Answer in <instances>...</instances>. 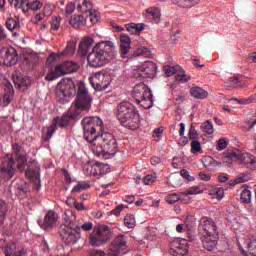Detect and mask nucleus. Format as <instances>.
Masks as SVG:
<instances>
[{"mask_svg":"<svg viewBox=\"0 0 256 256\" xmlns=\"http://www.w3.org/2000/svg\"><path fill=\"white\" fill-rule=\"evenodd\" d=\"M5 91H7L4 94L3 102L6 103V106L13 101V85L9 81H5Z\"/></svg>","mask_w":256,"mask_h":256,"instance_id":"obj_29","label":"nucleus"},{"mask_svg":"<svg viewBox=\"0 0 256 256\" xmlns=\"http://www.w3.org/2000/svg\"><path fill=\"white\" fill-rule=\"evenodd\" d=\"M77 90L71 80H61L56 86V98L59 103H69L75 97Z\"/></svg>","mask_w":256,"mask_h":256,"instance_id":"obj_7","label":"nucleus"},{"mask_svg":"<svg viewBox=\"0 0 256 256\" xmlns=\"http://www.w3.org/2000/svg\"><path fill=\"white\" fill-rule=\"evenodd\" d=\"M120 55L123 59L129 57V35L127 34L120 35Z\"/></svg>","mask_w":256,"mask_h":256,"instance_id":"obj_24","label":"nucleus"},{"mask_svg":"<svg viewBox=\"0 0 256 256\" xmlns=\"http://www.w3.org/2000/svg\"><path fill=\"white\" fill-rule=\"evenodd\" d=\"M209 195L215 197L216 199H223L224 190L222 187H216L209 190Z\"/></svg>","mask_w":256,"mask_h":256,"instance_id":"obj_44","label":"nucleus"},{"mask_svg":"<svg viewBox=\"0 0 256 256\" xmlns=\"http://www.w3.org/2000/svg\"><path fill=\"white\" fill-rule=\"evenodd\" d=\"M230 159H234L236 161H240V163H243V165H246L248 169H251L252 171L256 170V158L255 156L247 153V152H241L239 150L232 152L229 154Z\"/></svg>","mask_w":256,"mask_h":256,"instance_id":"obj_15","label":"nucleus"},{"mask_svg":"<svg viewBox=\"0 0 256 256\" xmlns=\"http://www.w3.org/2000/svg\"><path fill=\"white\" fill-rule=\"evenodd\" d=\"M198 235L200 237H211V235H219L217 226L211 218L203 217L198 225Z\"/></svg>","mask_w":256,"mask_h":256,"instance_id":"obj_14","label":"nucleus"},{"mask_svg":"<svg viewBox=\"0 0 256 256\" xmlns=\"http://www.w3.org/2000/svg\"><path fill=\"white\" fill-rule=\"evenodd\" d=\"M12 151L15 153V155L18 156V162L21 163L18 165L19 171H24L25 170V161H27V158H25L23 155L19 154V153H21V146H19V144H13Z\"/></svg>","mask_w":256,"mask_h":256,"instance_id":"obj_28","label":"nucleus"},{"mask_svg":"<svg viewBox=\"0 0 256 256\" xmlns=\"http://www.w3.org/2000/svg\"><path fill=\"white\" fill-rule=\"evenodd\" d=\"M108 256L127 255V238L123 235L117 236L110 244Z\"/></svg>","mask_w":256,"mask_h":256,"instance_id":"obj_12","label":"nucleus"},{"mask_svg":"<svg viewBox=\"0 0 256 256\" xmlns=\"http://www.w3.org/2000/svg\"><path fill=\"white\" fill-rule=\"evenodd\" d=\"M90 256H105V252L101 250H94L91 252Z\"/></svg>","mask_w":256,"mask_h":256,"instance_id":"obj_64","label":"nucleus"},{"mask_svg":"<svg viewBox=\"0 0 256 256\" xmlns=\"http://www.w3.org/2000/svg\"><path fill=\"white\" fill-rule=\"evenodd\" d=\"M19 27H21V25L19 24V22L15 21L13 18H8L6 20V28L9 31H15V29H19Z\"/></svg>","mask_w":256,"mask_h":256,"instance_id":"obj_46","label":"nucleus"},{"mask_svg":"<svg viewBox=\"0 0 256 256\" xmlns=\"http://www.w3.org/2000/svg\"><path fill=\"white\" fill-rule=\"evenodd\" d=\"M8 3L15 7V9H22L25 13V9L27 7V0H8Z\"/></svg>","mask_w":256,"mask_h":256,"instance_id":"obj_40","label":"nucleus"},{"mask_svg":"<svg viewBox=\"0 0 256 256\" xmlns=\"http://www.w3.org/2000/svg\"><path fill=\"white\" fill-rule=\"evenodd\" d=\"M117 119L122 127H129V102H121L118 106Z\"/></svg>","mask_w":256,"mask_h":256,"instance_id":"obj_19","label":"nucleus"},{"mask_svg":"<svg viewBox=\"0 0 256 256\" xmlns=\"http://www.w3.org/2000/svg\"><path fill=\"white\" fill-rule=\"evenodd\" d=\"M203 191L201 190V187L199 186H194L190 187L188 190L183 192L184 195H199V193H202Z\"/></svg>","mask_w":256,"mask_h":256,"instance_id":"obj_54","label":"nucleus"},{"mask_svg":"<svg viewBox=\"0 0 256 256\" xmlns=\"http://www.w3.org/2000/svg\"><path fill=\"white\" fill-rule=\"evenodd\" d=\"M89 187H91V185L79 182L72 188V193H81V191H85V189H89Z\"/></svg>","mask_w":256,"mask_h":256,"instance_id":"obj_49","label":"nucleus"},{"mask_svg":"<svg viewBox=\"0 0 256 256\" xmlns=\"http://www.w3.org/2000/svg\"><path fill=\"white\" fill-rule=\"evenodd\" d=\"M180 175L184 179H187V181H193V177H191V175H189V171L187 169H182L180 171Z\"/></svg>","mask_w":256,"mask_h":256,"instance_id":"obj_61","label":"nucleus"},{"mask_svg":"<svg viewBox=\"0 0 256 256\" xmlns=\"http://www.w3.org/2000/svg\"><path fill=\"white\" fill-rule=\"evenodd\" d=\"M189 79L190 77L187 74H185L183 68H180L176 74V80L180 81V83H187Z\"/></svg>","mask_w":256,"mask_h":256,"instance_id":"obj_47","label":"nucleus"},{"mask_svg":"<svg viewBox=\"0 0 256 256\" xmlns=\"http://www.w3.org/2000/svg\"><path fill=\"white\" fill-rule=\"evenodd\" d=\"M15 85H18L19 89H23V87H31V78L28 76H19Z\"/></svg>","mask_w":256,"mask_h":256,"instance_id":"obj_36","label":"nucleus"},{"mask_svg":"<svg viewBox=\"0 0 256 256\" xmlns=\"http://www.w3.org/2000/svg\"><path fill=\"white\" fill-rule=\"evenodd\" d=\"M170 255L185 256L189 253V244L186 239H176L170 242Z\"/></svg>","mask_w":256,"mask_h":256,"instance_id":"obj_16","label":"nucleus"},{"mask_svg":"<svg viewBox=\"0 0 256 256\" xmlns=\"http://www.w3.org/2000/svg\"><path fill=\"white\" fill-rule=\"evenodd\" d=\"M45 17H47V16L45 14H43V13L36 14L34 19H33V22L35 24L41 23V21H43V19H45Z\"/></svg>","mask_w":256,"mask_h":256,"instance_id":"obj_62","label":"nucleus"},{"mask_svg":"<svg viewBox=\"0 0 256 256\" xmlns=\"http://www.w3.org/2000/svg\"><path fill=\"white\" fill-rule=\"evenodd\" d=\"M41 7H43V2H40L39 0H32V1L27 0L25 13L26 11H39Z\"/></svg>","mask_w":256,"mask_h":256,"instance_id":"obj_35","label":"nucleus"},{"mask_svg":"<svg viewBox=\"0 0 256 256\" xmlns=\"http://www.w3.org/2000/svg\"><path fill=\"white\" fill-rule=\"evenodd\" d=\"M146 17L153 19L154 23H159L161 19V10H159V8H148L146 10Z\"/></svg>","mask_w":256,"mask_h":256,"instance_id":"obj_31","label":"nucleus"},{"mask_svg":"<svg viewBox=\"0 0 256 256\" xmlns=\"http://www.w3.org/2000/svg\"><path fill=\"white\" fill-rule=\"evenodd\" d=\"M252 176L251 173L249 172H244L242 174H240L235 180V183H247V181H251Z\"/></svg>","mask_w":256,"mask_h":256,"instance_id":"obj_45","label":"nucleus"},{"mask_svg":"<svg viewBox=\"0 0 256 256\" xmlns=\"http://www.w3.org/2000/svg\"><path fill=\"white\" fill-rule=\"evenodd\" d=\"M91 47H93V38L86 37L80 42L78 51L81 55H87Z\"/></svg>","mask_w":256,"mask_h":256,"instance_id":"obj_26","label":"nucleus"},{"mask_svg":"<svg viewBox=\"0 0 256 256\" xmlns=\"http://www.w3.org/2000/svg\"><path fill=\"white\" fill-rule=\"evenodd\" d=\"M157 75V64L153 61H145L142 65L134 69L133 77L135 79H155Z\"/></svg>","mask_w":256,"mask_h":256,"instance_id":"obj_9","label":"nucleus"},{"mask_svg":"<svg viewBox=\"0 0 256 256\" xmlns=\"http://www.w3.org/2000/svg\"><path fill=\"white\" fill-rule=\"evenodd\" d=\"M2 56L4 59V63L6 65H10V67H13V65H17V61L19 60V54L17 53V50L13 47L3 49L2 50Z\"/></svg>","mask_w":256,"mask_h":256,"instance_id":"obj_20","label":"nucleus"},{"mask_svg":"<svg viewBox=\"0 0 256 256\" xmlns=\"http://www.w3.org/2000/svg\"><path fill=\"white\" fill-rule=\"evenodd\" d=\"M73 11H75V4L70 2L66 5V17H69Z\"/></svg>","mask_w":256,"mask_h":256,"instance_id":"obj_60","label":"nucleus"},{"mask_svg":"<svg viewBox=\"0 0 256 256\" xmlns=\"http://www.w3.org/2000/svg\"><path fill=\"white\" fill-rule=\"evenodd\" d=\"M240 199L242 203H246V204L251 203V190L249 189L242 190Z\"/></svg>","mask_w":256,"mask_h":256,"instance_id":"obj_48","label":"nucleus"},{"mask_svg":"<svg viewBox=\"0 0 256 256\" xmlns=\"http://www.w3.org/2000/svg\"><path fill=\"white\" fill-rule=\"evenodd\" d=\"M132 57H146L147 59H151V57H153V53L151 50H149V48L141 47L134 51Z\"/></svg>","mask_w":256,"mask_h":256,"instance_id":"obj_33","label":"nucleus"},{"mask_svg":"<svg viewBox=\"0 0 256 256\" xmlns=\"http://www.w3.org/2000/svg\"><path fill=\"white\" fill-rule=\"evenodd\" d=\"M77 44L74 41H70L66 45V49L62 53H52L49 55L47 62L53 63V61H57L59 57H63V55H74L76 51Z\"/></svg>","mask_w":256,"mask_h":256,"instance_id":"obj_21","label":"nucleus"},{"mask_svg":"<svg viewBox=\"0 0 256 256\" xmlns=\"http://www.w3.org/2000/svg\"><path fill=\"white\" fill-rule=\"evenodd\" d=\"M155 181H157V175L155 173L147 174L143 178L144 185H153Z\"/></svg>","mask_w":256,"mask_h":256,"instance_id":"obj_50","label":"nucleus"},{"mask_svg":"<svg viewBox=\"0 0 256 256\" xmlns=\"http://www.w3.org/2000/svg\"><path fill=\"white\" fill-rule=\"evenodd\" d=\"M1 174L5 179H12L15 175V159L12 154H7L1 166Z\"/></svg>","mask_w":256,"mask_h":256,"instance_id":"obj_17","label":"nucleus"},{"mask_svg":"<svg viewBox=\"0 0 256 256\" xmlns=\"http://www.w3.org/2000/svg\"><path fill=\"white\" fill-rule=\"evenodd\" d=\"M201 131L203 133H207V135H213L215 129L213 128V122L211 120L205 121L201 126H200Z\"/></svg>","mask_w":256,"mask_h":256,"instance_id":"obj_39","label":"nucleus"},{"mask_svg":"<svg viewBox=\"0 0 256 256\" xmlns=\"http://www.w3.org/2000/svg\"><path fill=\"white\" fill-rule=\"evenodd\" d=\"M165 201L168 205H175L177 201H181V195L179 193H170L165 197Z\"/></svg>","mask_w":256,"mask_h":256,"instance_id":"obj_41","label":"nucleus"},{"mask_svg":"<svg viewBox=\"0 0 256 256\" xmlns=\"http://www.w3.org/2000/svg\"><path fill=\"white\" fill-rule=\"evenodd\" d=\"M5 217H7V204L5 201L0 200V225H3Z\"/></svg>","mask_w":256,"mask_h":256,"instance_id":"obj_43","label":"nucleus"},{"mask_svg":"<svg viewBox=\"0 0 256 256\" xmlns=\"http://www.w3.org/2000/svg\"><path fill=\"white\" fill-rule=\"evenodd\" d=\"M202 163H203V166L205 167V169H208V171H213V167H217V165L220 164L215 159H213V157H211V156H205L202 159Z\"/></svg>","mask_w":256,"mask_h":256,"instance_id":"obj_34","label":"nucleus"},{"mask_svg":"<svg viewBox=\"0 0 256 256\" xmlns=\"http://www.w3.org/2000/svg\"><path fill=\"white\" fill-rule=\"evenodd\" d=\"M108 166L103 163H95L94 164V177L97 175H103L105 173V169H107Z\"/></svg>","mask_w":256,"mask_h":256,"instance_id":"obj_42","label":"nucleus"},{"mask_svg":"<svg viewBox=\"0 0 256 256\" xmlns=\"http://www.w3.org/2000/svg\"><path fill=\"white\" fill-rule=\"evenodd\" d=\"M93 103V97L89 94L87 86L84 82L78 83V91L76 93V98L71 108L62 115V117L54 118L52 125L46 130V137L44 141H49L51 137L55 134L58 127H69L73 120L81 119L91 110V105Z\"/></svg>","mask_w":256,"mask_h":256,"instance_id":"obj_1","label":"nucleus"},{"mask_svg":"<svg viewBox=\"0 0 256 256\" xmlns=\"http://www.w3.org/2000/svg\"><path fill=\"white\" fill-rule=\"evenodd\" d=\"M218 236L219 234L200 237L204 249L207 251H213V249L217 247V239L219 238Z\"/></svg>","mask_w":256,"mask_h":256,"instance_id":"obj_23","label":"nucleus"},{"mask_svg":"<svg viewBox=\"0 0 256 256\" xmlns=\"http://www.w3.org/2000/svg\"><path fill=\"white\" fill-rule=\"evenodd\" d=\"M130 114H129V129L135 131L139 129V124L141 123V118L139 116V111L135 108V106L130 105Z\"/></svg>","mask_w":256,"mask_h":256,"instance_id":"obj_22","label":"nucleus"},{"mask_svg":"<svg viewBox=\"0 0 256 256\" xmlns=\"http://www.w3.org/2000/svg\"><path fill=\"white\" fill-rule=\"evenodd\" d=\"M42 13L46 16V17H51L52 13H53V8L51 7V5L46 4L43 8Z\"/></svg>","mask_w":256,"mask_h":256,"instance_id":"obj_59","label":"nucleus"},{"mask_svg":"<svg viewBox=\"0 0 256 256\" xmlns=\"http://www.w3.org/2000/svg\"><path fill=\"white\" fill-rule=\"evenodd\" d=\"M77 7L83 15L89 18V21L93 24L99 21V11L93 8V2L91 0H76Z\"/></svg>","mask_w":256,"mask_h":256,"instance_id":"obj_11","label":"nucleus"},{"mask_svg":"<svg viewBox=\"0 0 256 256\" xmlns=\"http://www.w3.org/2000/svg\"><path fill=\"white\" fill-rule=\"evenodd\" d=\"M85 23H87V20L85 19V16H83V15L74 16L70 19V25L74 29H79L81 27H85Z\"/></svg>","mask_w":256,"mask_h":256,"instance_id":"obj_30","label":"nucleus"},{"mask_svg":"<svg viewBox=\"0 0 256 256\" xmlns=\"http://www.w3.org/2000/svg\"><path fill=\"white\" fill-rule=\"evenodd\" d=\"M145 29V24L140 23V24H135V23H130L129 24V33H132V35H141V31Z\"/></svg>","mask_w":256,"mask_h":256,"instance_id":"obj_37","label":"nucleus"},{"mask_svg":"<svg viewBox=\"0 0 256 256\" xmlns=\"http://www.w3.org/2000/svg\"><path fill=\"white\" fill-rule=\"evenodd\" d=\"M190 94L192 97H195V99H205L207 95H209L207 91L199 86L192 87L190 89Z\"/></svg>","mask_w":256,"mask_h":256,"instance_id":"obj_32","label":"nucleus"},{"mask_svg":"<svg viewBox=\"0 0 256 256\" xmlns=\"http://www.w3.org/2000/svg\"><path fill=\"white\" fill-rule=\"evenodd\" d=\"M192 153H199L201 151V142L199 140H193L191 143Z\"/></svg>","mask_w":256,"mask_h":256,"instance_id":"obj_56","label":"nucleus"},{"mask_svg":"<svg viewBox=\"0 0 256 256\" xmlns=\"http://www.w3.org/2000/svg\"><path fill=\"white\" fill-rule=\"evenodd\" d=\"M81 229L83 231H91V229H93V222H85L82 226Z\"/></svg>","mask_w":256,"mask_h":256,"instance_id":"obj_63","label":"nucleus"},{"mask_svg":"<svg viewBox=\"0 0 256 256\" xmlns=\"http://www.w3.org/2000/svg\"><path fill=\"white\" fill-rule=\"evenodd\" d=\"M179 69H181V67H174L171 65H165L162 68L163 73L165 74L166 77H172V75H177V73L179 72Z\"/></svg>","mask_w":256,"mask_h":256,"instance_id":"obj_38","label":"nucleus"},{"mask_svg":"<svg viewBox=\"0 0 256 256\" xmlns=\"http://www.w3.org/2000/svg\"><path fill=\"white\" fill-rule=\"evenodd\" d=\"M6 256H25V249L18 247L17 244L11 243L5 247Z\"/></svg>","mask_w":256,"mask_h":256,"instance_id":"obj_25","label":"nucleus"},{"mask_svg":"<svg viewBox=\"0 0 256 256\" xmlns=\"http://www.w3.org/2000/svg\"><path fill=\"white\" fill-rule=\"evenodd\" d=\"M59 27H61V17H55L51 22V29L53 31H58Z\"/></svg>","mask_w":256,"mask_h":256,"instance_id":"obj_55","label":"nucleus"},{"mask_svg":"<svg viewBox=\"0 0 256 256\" xmlns=\"http://www.w3.org/2000/svg\"><path fill=\"white\" fill-rule=\"evenodd\" d=\"M248 251L250 255L256 256V237H252L248 243Z\"/></svg>","mask_w":256,"mask_h":256,"instance_id":"obj_51","label":"nucleus"},{"mask_svg":"<svg viewBox=\"0 0 256 256\" xmlns=\"http://www.w3.org/2000/svg\"><path fill=\"white\" fill-rule=\"evenodd\" d=\"M84 131V139L93 145L99 139L97 132L103 131V121L99 117H86L81 121Z\"/></svg>","mask_w":256,"mask_h":256,"instance_id":"obj_4","label":"nucleus"},{"mask_svg":"<svg viewBox=\"0 0 256 256\" xmlns=\"http://www.w3.org/2000/svg\"><path fill=\"white\" fill-rule=\"evenodd\" d=\"M117 57V51H115V44L111 41H103L97 43L90 54L88 55V65L90 67H103L107 65L109 61Z\"/></svg>","mask_w":256,"mask_h":256,"instance_id":"obj_2","label":"nucleus"},{"mask_svg":"<svg viewBox=\"0 0 256 256\" xmlns=\"http://www.w3.org/2000/svg\"><path fill=\"white\" fill-rule=\"evenodd\" d=\"M132 98L135 99L138 105L143 109H151L153 107V94L147 85L138 83L132 90Z\"/></svg>","mask_w":256,"mask_h":256,"instance_id":"obj_5","label":"nucleus"},{"mask_svg":"<svg viewBox=\"0 0 256 256\" xmlns=\"http://www.w3.org/2000/svg\"><path fill=\"white\" fill-rule=\"evenodd\" d=\"M123 209H127V206H125V205H118L115 209H113L110 212V215H114L115 217H119V215L121 214V211H123Z\"/></svg>","mask_w":256,"mask_h":256,"instance_id":"obj_57","label":"nucleus"},{"mask_svg":"<svg viewBox=\"0 0 256 256\" xmlns=\"http://www.w3.org/2000/svg\"><path fill=\"white\" fill-rule=\"evenodd\" d=\"M86 175H93L95 177V168L94 164H86L84 166Z\"/></svg>","mask_w":256,"mask_h":256,"instance_id":"obj_58","label":"nucleus"},{"mask_svg":"<svg viewBox=\"0 0 256 256\" xmlns=\"http://www.w3.org/2000/svg\"><path fill=\"white\" fill-rule=\"evenodd\" d=\"M79 226L61 227L60 237L66 245H75L81 239V232Z\"/></svg>","mask_w":256,"mask_h":256,"instance_id":"obj_13","label":"nucleus"},{"mask_svg":"<svg viewBox=\"0 0 256 256\" xmlns=\"http://www.w3.org/2000/svg\"><path fill=\"white\" fill-rule=\"evenodd\" d=\"M188 137L192 141L197 140L198 137H199V133L197 132V130L195 129V125H193V124L190 125V129H189V132H188Z\"/></svg>","mask_w":256,"mask_h":256,"instance_id":"obj_53","label":"nucleus"},{"mask_svg":"<svg viewBox=\"0 0 256 256\" xmlns=\"http://www.w3.org/2000/svg\"><path fill=\"white\" fill-rule=\"evenodd\" d=\"M89 83L95 91H105V89H108L109 85H111V76L107 71L102 70L90 77Z\"/></svg>","mask_w":256,"mask_h":256,"instance_id":"obj_10","label":"nucleus"},{"mask_svg":"<svg viewBox=\"0 0 256 256\" xmlns=\"http://www.w3.org/2000/svg\"><path fill=\"white\" fill-rule=\"evenodd\" d=\"M110 240L111 228L106 225L95 226L89 236V243L92 247H101Z\"/></svg>","mask_w":256,"mask_h":256,"instance_id":"obj_6","label":"nucleus"},{"mask_svg":"<svg viewBox=\"0 0 256 256\" xmlns=\"http://www.w3.org/2000/svg\"><path fill=\"white\" fill-rule=\"evenodd\" d=\"M57 221H59V215L55 211L49 210L45 214L44 220L38 221V225L41 227V229L47 231V229H53V227L57 225Z\"/></svg>","mask_w":256,"mask_h":256,"instance_id":"obj_18","label":"nucleus"},{"mask_svg":"<svg viewBox=\"0 0 256 256\" xmlns=\"http://www.w3.org/2000/svg\"><path fill=\"white\" fill-rule=\"evenodd\" d=\"M227 145H229V142H227V140L225 138H221V139L217 140L216 150L223 151V150L227 149Z\"/></svg>","mask_w":256,"mask_h":256,"instance_id":"obj_52","label":"nucleus"},{"mask_svg":"<svg viewBox=\"0 0 256 256\" xmlns=\"http://www.w3.org/2000/svg\"><path fill=\"white\" fill-rule=\"evenodd\" d=\"M79 70V64L74 61H66L61 63L59 66L50 70L46 75L47 81H55V79H59L61 75H69L71 73H75Z\"/></svg>","mask_w":256,"mask_h":256,"instance_id":"obj_8","label":"nucleus"},{"mask_svg":"<svg viewBox=\"0 0 256 256\" xmlns=\"http://www.w3.org/2000/svg\"><path fill=\"white\" fill-rule=\"evenodd\" d=\"M90 149L93 155L105 160L113 159L119 150L117 147V140H115L113 135L109 133H98V140L93 144H90Z\"/></svg>","mask_w":256,"mask_h":256,"instance_id":"obj_3","label":"nucleus"},{"mask_svg":"<svg viewBox=\"0 0 256 256\" xmlns=\"http://www.w3.org/2000/svg\"><path fill=\"white\" fill-rule=\"evenodd\" d=\"M64 224L61 227H77L75 220L77 217L71 210H66L63 215Z\"/></svg>","mask_w":256,"mask_h":256,"instance_id":"obj_27","label":"nucleus"}]
</instances>
